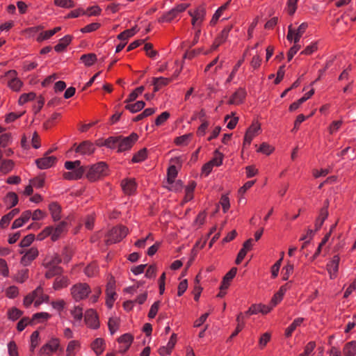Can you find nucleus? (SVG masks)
Wrapping results in <instances>:
<instances>
[{
	"mask_svg": "<svg viewBox=\"0 0 356 356\" xmlns=\"http://www.w3.org/2000/svg\"><path fill=\"white\" fill-rule=\"evenodd\" d=\"M79 347V343L77 341H70L66 349L67 356H74L75 351Z\"/></svg>",
	"mask_w": 356,
	"mask_h": 356,
	"instance_id": "79ce46f5",
	"label": "nucleus"
},
{
	"mask_svg": "<svg viewBox=\"0 0 356 356\" xmlns=\"http://www.w3.org/2000/svg\"><path fill=\"white\" fill-rule=\"evenodd\" d=\"M298 0H288L287 12L290 15H293L297 9V3Z\"/></svg>",
	"mask_w": 356,
	"mask_h": 356,
	"instance_id": "864d4df0",
	"label": "nucleus"
},
{
	"mask_svg": "<svg viewBox=\"0 0 356 356\" xmlns=\"http://www.w3.org/2000/svg\"><path fill=\"white\" fill-rule=\"evenodd\" d=\"M56 158L54 156H45L35 161L37 166L40 169H47L51 167L56 162Z\"/></svg>",
	"mask_w": 356,
	"mask_h": 356,
	"instance_id": "ddd939ff",
	"label": "nucleus"
},
{
	"mask_svg": "<svg viewBox=\"0 0 356 356\" xmlns=\"http://www.w3.org/2000/svg\"><path fill=\"white\" fill-rule=\"evenodd\" d=\"M65 168L68 172H65L63 175V178L66 180H78L83 177L86 172V167L81 165L79 160L74 161H67L65 163Z\"/></svg>",
	"mask_w": 356,
	"mask_h": 356,
	"instance_id": "f257e3e1",
	"label": "nucleus"
},
{
	"mask_svg": "<svg viewBox=\"0 0 356 356\" xmlns=\"http://www.w3.org/2000/svg\"><path fill=\"white\" fill-rule=\"evenodd\" d=\"M170 79L164 77L154 78L152 84L154 85V92H157L164 86L168 85L170 82Z\"/></svg>",
	"mask_w": 356,
	"mask_h": 356,
	"instance_id": "393cba45",
	"label": "nucleus"
},
{
	"mask_svg": "<svg viewBox=\"0 0 356 356\" xmlns=\"http://www.w3.org/2000/svg\"><path fill=\"white\" fill-rule=\"evenodd\" d=\"M71 295L76 301L83 300L91 293L90 286L86 283H77L71 288Z\"/></svg>",
	"mask_w": 356,
	"mask_h": 356,
	"instance_id": "20e7f679",
	"label": "nucleus"
},
{
	"mask_svg": "<svg viewBox=\"0 0 356 356\" xmlns=\"http://www.w3.org/2000/svg\"><path fill=\"white\" fill-rule=\"evenodd\" d=\"M54 3L59 7L70 8L74 7L72 0H54Z\"/></svg>",
	"mask_w": 356,
	"mask_h": 356,
	"instance_id": "603ef678",
	"label": "nucleus"
},
{
	"mask_svg": "<svg viewBox=\"0 0 356 356\" xmlns=\"http://www.w3.org/2000/svg\"><path fill=\"white\" fill-rule=\"evenodd\" d=\"M22 312L17 308H13L8 312V317L13 321L18 319L22 316Z\"/></svg>",
	"mask_w": 356,
	"mask_h": 356,
	"instance_id": "4d7b16f0",
	"label": "nucleus"
},
{
	"mask_svg": "<svg viewBox=\"0 0 356 356\" xmlns=\"http://www.w3.org/2000/svg\"><path fill=\"white\" fill-rule=\"evenodd\" d=\"M316 344L314 342L311 341L307 344L305 348V351L303 353L300 354L299 356H308L314 349Z\"/></svg>",
	"mask_w": 356,
	"mask_h": 356,
	"instance_id": "774afa93",
	"label": "nucleus"
},
{
	"mask_svg": "<svg viewBox=\"0 0 356 356\" xmlns=\"http://www.w3.org/2000/svg\"><path fill=\"white\" fill-rule=\"evenodd\" d=\"M86 177L90 181H95L107 174V165L104 162H99L91 166H86Z\"/></svg>",
	"mask_w": 356,
	"mask_h": 356,
	"instance_id": "f03ea898",
	"label": "nucleus"
},
{
	"mask_svg": "<svg viewBox=\"0 0 356 356\" xmlns=\"http://www.w3.org/2000/svg\"><path fill=\"white\" fill-rule=\"evenodd\" d=\"M4 202L9 208L13 207L18 202V197L15 193L10 192L5 197Z\"/></svg>",
	"mask_w": 356,
	"mask_h": 356,
	"instance_id": "bb28decb",
	"label": "nucleus"
},
{
	"mask_svg": "<svg viewBox=\"0 0 356 356\" xmlns=\"http://www.w3.org/2000/svg\"><path fill=\"white\" fill-rule=\"evenodd\" d=\"M329 215L328 211L326 208H321L319 211V215L315 220V231L317 232L323 225L324 221L327 219Z\"/></svg>",
	"mask_w": 356,
	"mask_h": 356,
	"instance_id": "412c9836",
	"label": "nucleus"
},
{
	"mask_svg": "<svg viewBox=\"0 0 356 356\" xmlns=\"http://www.w3.org/2000/svg\"><path fill=\"white\" fill-rule=\"evenodd\" d=\"M343 352L345 356H355L356 355V341H352L347 343Z\"/></svg>",
	"mask_w": 356,
	"mask_h": 356,
	"instance_id": "cd10ccee",
	"label": "nucleus"
},
{
	"mask_svg": "<svg viewBox=\"0 0 356 356\" xmlns=\"http://www.w3.org/2000/svg\"><path fill=\"white\" fill-rule=\"evenodd\" d=\"M232 28V26H227L223 29V30L221 31L220 34L214 40L212 46H211L212 50H216L220 46V44L225 42Z\"/></svg>",
	"mask_w": 356,
	"mask_h": 356,
	"instance_id": "f8f14e48",
	"label": "nucleus"
},
{
	"mask_svg": "<svg viewBox=\"0 0 356 356\" xmlns=\"http://www.w3.org/2000/svg\"><path fill=\"white\" fill-rule=\"evenodd\" d=\"M177 175V170L175 165H171L168 170V179L167 181L169 184H172L175 179Z\"/></svg>",
	"mask_w": 356,
	"mask_h": 356,
	"instance_id": "a18cd8bd",
	"label": "nucleus"
},
{
	"mask_svg": "<svg viewBox=\"0 0 356 356\" xmlns=\"http://www.w3.org/2000/svg\"><path fill=\"white\" fill-rule=\"evenodd\" d=\"M273 148L271 146L266 143H263L258 149V152L268 155L273 152Z\"/></svg>",
	"mask_w": 356,
	"mask_h": 356,
	"instance_id": "338daca9",
	"label": "nucleus"
},
{
	"mask_svg": "<svg viewBox=\"0 0 356 356\" xmlns=\"http://www.w3.org/2000/svg\"><path fill=\"white\" fill-rule=\"evenodd\" d=\"M110 149H115L118 146V136H111L106 139L102 144Z\"/></svg>",
	"mask_w": 356,
	"mask_h": 356,
	"instance_id": "4c0bfd02",
	"label": "nucleus"
},
{
	"mask_svg": "<svg viewBox=\"0 0 356 356\" xmlns=\"http://www.w3.org/2000/svg\"><path fill=\"white\" fill-rule=\"evenodd\" d=\"M132 341L133 337L129 334H124L119 338V343L123 344V352L126 351L129 348Z\"/></svg>",
	"mask_w": 356,
	"mask_h": 356,
	"instance_id": "c756f323",
	"label": "nucleus"
},
{
	"mask_svg": "<svg viewBox=\"0 0 356 356\" xmlns=\"http://www.w3.org/2000/svg\"><path fill=\"white\" fill-rule=\"evenodd\" d=\"M138 138V136L136 133H132L127 137L118 136V152H122L130 149L133 145L137 141Z\"/></svg>",
	"mask_w": 356,
	"mask_h": 356,
	"instance_id": "39448f33",
	"label": "nucleus"
},
{
	"mask_svg": "<svg viewBox=\"0 0 356 356\" xmlns=\"http://www.w3.org/2000/svg\"><path fill=\"white\" fill-rule=\"evenodd\" d=\"M170 118V113L167 111L163 112L160 115H159L156 120L155 124L156 126L162 125L168 118Z\"/></svg>",
	"mask_w": 356,
	"mask_h": 356,
	"instance_id": "5fc2aeb1",
	"label": "nucleus"
},
{
	"mask_svg": "<svg viewBox=\"0 0 356 356\" xmlns=\"http://www.w3.org/2000/svg\"><path fill=\"white\" fill-rule=\"evenodd\" d=\"M177 13L176 11L172 8L168 13H165L162 17H161L159 19V22H171L174 18H175L177 16Z\"/></svg>",
	"mask_w": 356,
	"mask_h": 356,
	"instance_id": "a19ab883",
	"label": "nucleus"
},
{
	"mask_svg": "<svg viewBox=\"0 0 356 356\" xmlns=\"http://www.w3.org/2000/svg\"><path fill=\"white\" fill-rule=\"evenodd\" d=\"M237 273V268L233 267L226 275L224 276L220 289L226 290L229 286L232 280L235 277Z\"/></svg>",
	"mask_w": 356,
	"mask_h": 356,
	"instance_id": "a211bd4d",
	"label": "nucleus"
},
{
	"mask_svg": "<svg viewBox=\"0 0 356 356\" xmlns=\"http://www.w3.org/2000/svg\"><path fill=\"white\" fill-rule=\"evenodd\" d=\"M68 285V279L66 277L58 276L54 283V288L56 290H59L62 288L66 287Z\"/></svg>",
	"mask_w": 356,
	"mask_h": 356,
	"instance_id": "473e14b6",
	"label": "nucleus"
},
{
	"mask_svg": "<svg viewBox=\"0 0 356 356\" xmlns=\"http://www.w3.org/2000/svg\"><path fill=\"white\" fill-rule=\"evenodd\" d=\"M137 31H138V29H137L136 26H135L132 29H127V30L124 31L123 32H122L121 33H120L118 35V38L120 40H127L128 38L134 35Z\"/></svg>",
	"mask_w": 356,
	"mask_h": 356,
	"instance_id": "c9c22d12",
	"label": "nucleus"
},
{
	"mask_svg": "<svg viewBox=\"0 0 356 356\" xmlns=\"http://www.w3.org/2000/svg\"><path fill=\"white\" fill-rule=\"evenodd\" d=\"M8 74L10 76V77H12L11 80L8 82V86L10 88L15 91L19 90L22 86V82L19 79L15 77L16 75V71L10 70Z\"/></svg>",
	"mask_w": 356,
	"mask_h": 356,
	"instance_id": "6ab92c4d",
	"label": "nucleus"
},
{
	"mask_svg": "<svg viewBox=\"0 0 356 356\" xmlns=\"http://www.w3.org/2000/svg\"><path fill=\"white\" fill-rule=\"evenodd\" d=\"M67 222H60L55 228L53 227H47L44 229L46 235H51L53 241H56L60 234L65 230Z\"/></svg>",
	"mask_w": 356,
	"mask_h": 356,
	"instance_id": "423d86ee",
	"label": "nucleus"
},
{
	"mask_svg": "<svg viewBox=\"0 0 356 356\" xmlns=\"http://www.w3.org/2000/svg\"><path fill=\"white\" fill-rule=\"evenodd\" d=\"M108 326L111 334H113L119 327V319L116 317L110 318L108 322Z\"/></svg>",
	"mask_w": 356,
	"mask_h": 356,
	"instance_id": "c03bdc74",
	"label": "nucleus"
},
{
	"mask_svg": "<svg viewBox=\"0 0 356 356\" xmlns=\"http://www.w3.org/2000/svg\"><path fill=\"white\" fill-rule=\"evenodd\" d=\"M302 318H298L293 321V322L286 328L285 334L287 337H290L293 332L296 329V327L302 323Z\"/></svg>",
	"mask_w": 356,
	"mask_h": 356,
	"instance_id": "e433bc0d",
	"label": "nucleus"
},
{
	"mask_svg": "<svg viewBox=\"0 0 356 356\" xmlns=\"http://www.w3.org/2000/svg\"><path fill=\"white\" fill-rule=\"evenodd\" d=\"M144 90L143 86H140L137 88L134 91H133L129 95V97L125 100V103H129L134 101L139 95L142 94Z\"/></svg>",
	"mask_w": 356,
	"mask_h": 356,
	"instance_id": "49530a36",
	"label": "nucleus"
},
{
	"mask_svg": "<svg viewBox=\"0 0 356 356\" xmlns=\"http://www.w3.org/2000/svg\"><path fill=\"white\" fill-rule=\"evenodd\" d=\"M19 212V209H14L12 211H10L8 213L3 216L1 219L0 220V227L1 228L6 227L10 221Z\"/></svg>",
	"mask_w": 356,
	"mask_h": 356,
	"instance_id": "b1692460",
	"label": "nucleus"
},
{
	"mask_svg": "<svg viewBox=\"0 0 356 356\" xmlns=\"http://www.w3.org/2000/svg\"><path fill=\"white\" fill-rule=\"evenodd\" d=\"M45 267L47 269L45 273V277L50 279L54 276L60 275L63 269L58 266H53L49 264H45Z\"/></svg>",
	"mask_w": 356,
	"mask_h": 356,
	"instance_id": "aec40b11",
	"label": "nucleus"
},
{
	"mask_svg": "<svg viewBox=\"0 0 356 356\" xmlns=\"http://www.w3.org/2000/svg\"><path fill=\"white\" fill-rule=\"evenodd\" d=\"M246 92L244 88H239L236 91L229 101V104H241L245 99Z\"/></svg>",
	"mask_w": 356,
	"mask_h": 356,
	"instance_id": "f3484780",
	"label": "nucleus"
},
{
	"mask_svg": "<svg viewBox=\"0 0 356 356\" xmlns=\"http://www.w3.org/2000/svg\"><path fill=\"white\" fill-rule=\"evenodd\" d=\"M339 257L338 255H334L332 261L327 265V269L330 273L331 279L336 277V274L339 269Z\"/></svg>",
	"mask_w": 356,
	"mask_h": 356,
	"instance_id": "dca6fc26",
	"label": "nucleus"
},
{
	"mask_svg": "<svg viewBox=\"0 0 356 356\" xmlns=\"http://www.w3.org/2000/svg\"><path fill=\"white\" fill-rule=\"evenodd\" d=\"M106 296H115L116 293L115 292V281L113 280H110L106 285Z\"/></svg>",
	"mask_w": 356,
	"mask_h": 356,
	"instance_id": "3c124183",
	"label": "nucleus"
},
{
	"mask_svg": "<svg viewBox=\"0 0 356 356\" xmlns=\"http://www.w3.org/2000/svg\"><path fill=\"white\" fill-rule=\"evenodd\" d=\"M127 233L128 229L124 226L113 227L106 236V244L108 245L120 241L127 235Z\"/></svg>",
	"mask_w": 356,
	"mask_h": 356,
	"instance_id": "7ed1b4c3",
	"label": "nucleus"
},
{
	"mask_svg": "<svg viewBox=\"0 0 356 356\" xmlns=\"http://www.w3.org/2000/svg\"><path fill=\"white\" fill-rule=\"evenodd\" d=\"M231 1V0L228 1L227 3H225L224 5H222V6H220L216 11V13H214V15H213V17L210 22V24L211 25H215L218 21V19H219V17L221 16L222 12L224 10H225L227 8V6L229 3V2Z\"/></svg>",
	"mask_w": 356,
	"mask_h": 356,
	"instance_id": "72a5a7b5",
	"label": "nucleus"
},
{
	"mask_svg": "<svg viewBox=\"0 0 356 356\" xmlns=\"http://www.w3.org/2000/svg\"><path fill=\"white\" fill-rule=\"evenodd\" d=\"M85 321L89 327L93 329H96L99 327L97 316L93 309H89L86 312Z\"/></svg>",
	"mask_w": 356,
	"mask_h": 356,
	"instance_id": "9b49d317",
	"label": "nucleus"
},
{
	"mask_svg": "<svg viewBox=\"0 0 356 356\" xmlns=\"http://www.w3.org/2000/svg\"><path fill=\"white\" fill-rule=\"evenodd\" d=\"M49 210L54 221L59 220L61 218V207L57 202H51L49 204Z\"/></svg>",
	"mask_w": 356,
	"mask_h": 356,
	"instance_id": "5701e85b",
	"label": "nucleus"
},
{
	"mask_svg": "<svg viewBox=\"0 0 356 356\" xmlns=\"http://www.w3.org/2000/svg\"><path fill=\"white\" fill-rule=\"evenodd\" d=\"M39 341V332L38 331H35L32 333L31 336V351L33 352L34 349L38 344Z\"/></svg>",
	"mask_w": 356,
	"mask_h": 356,
	"instance_id": "6e6d98bb",
	"label": "nucleus"
},
{
	"mask_svg": "<svg viewBox=\"0 0 356 356\" xmlns=\"http://www.w3.org/2000/svg\"><path fill=\"white\" fill-rule=\"evenodd\" d=\"M59 346V342L57 339L51 340L49 343L44 345L40 350V356H49L51 353L56 351Z\"/></svg>",
	"mask_w": 356,
	"mask_h": 356,
	"instance_id": "0eeeda50",
	"label": "nucleus"
},
{
	"mask_svg": "<svg viewBox=\"0 0 356 356\" xmlns=\"http://www.w3.org/2000/svg\"><path fill=\"white\" fill-rule=\"evenodd\" d=\"M121 186L124 193L127 195L134 194L137 188L134 179H124L121 181Z\"/></svg>",
	"mask_w": 356,
	"mask_h": 356,
	"instance_id": "9d476101",
	"label": "nucleus"
},
{
	"mask_svg": "<svg viewBox=\"0 0 356 356\" xmlns=\"http://www.w3.org/2000/svg\"><path fill=\"white\" fill-rule=\"evenodd\" d=\"M159 305H160V301H156L151 306L149 314H148V317L149 318H153L156 316V315L158 312L159 308Z\"/></svg>",
	"mask_w": 356,
	"mask_h": 356,
	"instance_id": "052dcab7",
	"label": "nucleus"
},
{
	"mask_svg": "<svg viewBox=\"0 0 356 356\" xmlns=\"http://www.w3.org/2000/svg\"><path fill=\"white\" fill-rule=\"evenodd\" d=\"M34 238L35 236L33 234H29L21 241L20 245L22 247H28L32 243Z\"/></svg>",
	"mask_w": 356,
	"mask_h": 356,
	"instance_id": "0e129e2a",
	"label": "nucleus"
},
{
	"mask_svg": "<svg viewBox=\"0 0 356 356\" xmlns=\"http://www.w3.org/2000/svg\"><path fill=\"white\" fill-rule=\"evenodd\" d=\"M29 277V270L24 269L19 271L16 277V280L19 283H23Z\"/></svg>",
	"mask_w": 356,
	"mask_h": 356,
	"instance_id": "680f3d73",
	"label": "nucleus"
},
{
	"mask_svg": "<svg viewBox=\"0 0 356 356\" xmlns=\"http://www.w3.org/2000/svg\"><path fill=\"white\" fill-rule=\"evenodd\" d=\"M330 237V233H327L325 236L323 237L322 241L319 243L315 253L312 257V259H315L321 253L322 247L327 243Z\"/></svg>",
	"mask_w": 356,
	"mask_h": 356,
	"instance_id": "de8ad7c7",
	"label": "nucleus"
},
{
	"mask_svg": "<svg viewBox=\"0 0 356 356\" xmlns=\"http://www.w3.org/2000/svg\"><path fill=\"white\" fill-rule=\"evenodd\" d=\"M81 60L86 66H90L97 60V56L95 54H83Z\"/></svg>",
	"mask_w": 356,
	"mask_h": 356,
	"instance_id": "ea45409f",
	"label": "nucleus"
},
{
	"mask_svg": "<svg viewBox=\"0 0 356 356\" xmlns=\"http://www.w3.org/2000/svg\"><path fill=\"white\" fill-rule=\"evenodd\" d=\"M18 293V288L15 286H11L8 287L6 291V294L9 298H14L17 297Z\"/></svg>",
	"mask_w": 356,
	"mask_h": 356,
	"instance_id": "13d9d810",
	"label": "nucleus"
},
{
	"mask_svg": "<svg viewBox=\"0 0 356 356\" xmlns=\"http://www.w3.org/2000/svg\"><path fill=\"white\" fill-rule=\"evenodd\" d=\"M189 15H193L198 20L199 24L203 22L206 15V9L203 5L198 6L194 11L189 10Z\"/></svg>",
	"mask_w": 356,
	"mask_h": 356,
	"instance_id": "4be33fe9",
	"label": "nucleus"
},
{
	"mask_svg": "<svg viewBox=\"0 0 356 356\" xmlns=\"http://www.w3.org/2000/svg\"><path fill=\"white\" fill-rule=\"evenodd\" d=\"M0 273L4 277H8L9 270L6 260L0 259Z\"/></svg>",
	"mask_w": 356,
	"mask_h": 356,
	"instance_id": "e2e57ef3",
	"label": "nucleus"
},
{
	"mask_svg": "<svg viewBox=\"0 0 356 356\" xmlns=\"http://www.w3.org/2000/svg\"><path fill=\"white\" fill-rule=\"evenodd\" d=\"M35 96L36 95H35V94L34 92H29V93L22 94L20 96L18 102H19V104L20 105H22V104L28 102L30 100L34 99Z\"/></svg>",
	"mask_w": 356,
	"mask_h": 356,
	"instance_id": "09e8293b",
	"label": "nucleus"
},
{
	"mask_svg": "<svg viewBox=\"0 0 356 356\" xmlns=\"http://www.w3.org/2000/svg\"><path fill=\"white\" fill-rule=\"evenodd\" d=\"M99 26L100 25L99 23H92L82 28L81 31L82 33H90L92 31L97 30L99 27Z\"/></svg>",
	"mask_w": 356,
	"mask_h": 356,
	"instance_id": "69168bd1",
	"label": "nucleus"
},
{
	"mask_svg": "<svg viewBox=\"0 0 356 356\" xmlns=\"http://www.w3.org/2000/svg\"><path fill=\"white\" fill-rule=\"evenodd\" d=\"M145 106L143 101H138L134 104H128L126 105L125 108L130 111L131 113H136L142 110Z\"/></svg>",
	"mask_w": 356,
	"mask_h": 356,
	"instance_id": "2f4dec72",
	"label": "nucleus"
},
{
	"mask_svg": "<svg viewBox=\"0 0 356 356\" xmlns=\"http://www.w3.org/2000/svg\"><path fill=\"white\" fill-rule=\"evenodd\" d=\"M72 38V37L70 35L64 36L59 40L58 44L54 47L55 51L57 52L63 51L65 47L70 43Z\"/></svg>",
	"mask_w": 356,
	"mask_h": 356,
	"instance_id": "a878e982",
	"label": "nucleus"
},
{
	"mask_svg": "<svg viewBox=\"0 0 356 356\" xmlns=\"http://www.w3.org/2000/svg\"><path fill=\"white\" fill-rule=\"evenodd\" d=\"M14 163L12 160H3L0 164V171L3 173H8L12 170Z\"/></svg>",
	"mask_w": 356,
	"mask_h": 356,
	"instance_id": "58836bf2",
	"label": "nucleus"
},
{
	"mask_svg": "<svg viewBox=\"0 0 356 356\" xmlns=\"http://www.w3.org/2000/svg\"><path fill=\"white\" fill-rule=\"evenodd\" d=\"M147 157V149L143 148L139 150L132 158L133 163H139L144 161Z\"/></svg>",
	"mask_w": 356,
	"mask_h": 356,
	"instance_id": "37998d69",
	"label": "nucleus"
},
{
	"mask_svg": "<svg viewBox=\"0 0 356 356\" xmlns=\"http://www.w3.org/2000/svg\"><path fill=\"white\" fill-rule=\"evenodd\" d=\"M95 150V147L94 144L89 140L82 142L75 148V152L82 155H91L94 153Z\"/></svg>",
	"mask_w": 356,
	"mask_h": 356,
	"instance_id": "6e6552de",
	"label": "nucleus"
},
{
	"mask_svg": "<svg viewBox=\"0 0 356 356\" xmlns=\"http://www.w3.org/2000/svg\"><path fill=\"white\" fill-rule=\"evenodd\" d=\"M71 314L74 318V325H77L80 323L83 318V309L79 306L74 307V308L71 310Z\"/></svg>",
	"mask_w": 356,
	"mask_h": 356,
	"instance_id": "c85d7f7f",
	"label": "nucleus"
},
{
	"mask_svg": "<svg viewBox=\"0 0 356 356\" xmlns=\"http://www.w3.org/2000/svg\"><path fill=\"white\" fill-rule=\"evenodd\" d=\"M222 154L218 152V150L215 151V156L214 158L210 161V162L216 166H219L222 163Z\"/></svg>",
	"mask_w": 356,
	"mask_h": 356,
	"instance_id": "bf43d9fd",
	"label": "nucleus"
},
{
	"mask_svg": "<svg viewBox=\"0 0 356 356\" xmlns=\"http://www.w3.org/2000/svg\"><path fill=\"white\" fill-rule=\"evenodd\" d=\"M271 310V308L269 306H266L264 305H252L249 309L245 312V315H252L256 314L259 312H261L263 314H268Z\"/></svg>",
	"mask_w": 356,
	"mask_h": 356,
	"instance_id": "4468645a",
	"label": "nucleus"
},
{
	"mask_svg": "<svg viewBox=\"0 0 356 356\" xmlns=\"http://www.w3.org/2000/svg\"><path fill=\"white\" fill-rule=\"evenodd\" d=\"M260 130V124L257 122L253 123L247 130L243 141V147L250 145L252 140Z\"/></svg>",
	"mask_w": 356,
	"mask_h": 356,
	"instance_id": "1a4fd4ad",
	"label": "nucleus"
},
{
	"mask_svg": "<svg viewBox=\"0 0 356 356\" xmlns=\"http://www.w3.org/2000/svg\"><path fill=\"white\" fill-rule=\"evenodd\" d=\"M307 27L308 24L306 22H303L298 26L297 30H295L294 43L298 44V42L300 41V38L305 32Z\"/></svg>",
	"mask_w": 356,
	"mask_h": 356,
	"instance_id": "7c9ffc66",
	"label": "nucleus"
},
{
	"mask_svg": "<svg viewBox=\"0 0 356 356\" xmlns=\"http://www.w3.org/2000/svg\"><path fill=\"white\" fill-rule=\"evenodd\" d=\"M104 340L101 338L96 339L92 343V348L97 355H100L104 351Z\"/></svg>",
	"mask_w": 356,
	"mask_h": 356,
	"instance_id": "f704fd0d",
	"label": "nucleus"
},
{
	"mask_svg": "<svg viewBox=\"0 0 356 356\" xmlns=\"http://www.w3.org/2000/svg\"><path fill=\"white\" fill-rule=\"evenodd\" d=\"M191 134H184L179 137H177L175 139V143L177 145H186L188 144L189 140L191 139Z\"/></svg>",
	"mask_w": 356,
	"mask_h": 356,
	"instance_id": "8fccbe9b",
	"label": "nucleus"
},
{
	"mask_svg": "<svg viewBox=\"0 0 356 356\" xmlns=\"http://www.w3.org/2000/svg\"><path fill=\"white\" fill-rule=\"evenodd\" d=\"M38 255V251L35 248H30L21 259V264L24 266H28Z\"/></svg>",
	"mask_w": 356,
	"mask_h": 356,
	"instance_id": "2eb2a0df",
	"label": "nucleus"
}]
</instances>
